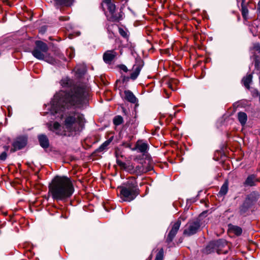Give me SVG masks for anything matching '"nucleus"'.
Returning a JSON list of instances; mask_svg holds the SVG:
<instances>
[{
  "label": "nucleus",
  "mask_w": 260,
  "mask_h": 260,
  "mask_svg": "<svg viewBox=\"0 0 260 260\" xmlns=\"http://www.w3.org/2000/svg\"><path fill=\"white\" fill-rule=\"evenodd\" d=\"M87 94L86 89L82 87H75L68 93L61 91L54 96L51 102V107L55 113L61 108L72 106L81 107Z\"/></svg>",
  "instance_id": "1"
},
{
  "label": "nucleus",
  "mask_w": 260,
  "mask_h": 260,
  "mask_svg": "<svg viewBox=\"0 0 260 260\" xmlns=\"http://www.w3.org/2000/svg\"><path fill=\"white\" fill-rule=\"evenodd\" d=\"M74 191L71 180L65 176H56L49 186V192L53 200L64 201L70 198Z\"/></svg>",
  "instance_id": "2"
},
{
  "label": "nucleus",
  "mask_w": 260,
  "mask_h": 260,
  "mask_svg": "<svg viewBox=\"0 0 260 260\" xmlns=\"http://www.w3.org/2000/svg\"><path fill=\"white\" fill-rule=\"evenodd\" d=\"M120 197L124 202L134 200L139 194V189L135 179L128 181L124 185L118 187Z\"/></svg>",
  "instance_id": "3"
},
{
  "label": "nucleus",
  "mask_w": 260,
  "mask_h": 260,
  "mask_svg": "<svg viewBox=\"0 0 260 260\" xmlns=\"http://www.w3.org/2000/svg\"><path fill=\"white\" fill-rule=\"evenodd\" d=\"M83 115L78 112L70 114L65 119L64 125L70 131L76 132L80 131L84 123Z\"/></svg>",
  "instance_id": "4"
},
{
  "label": "nucleus",
  "mask_w": 260,
  "mask_h": 260,
  "mask_svg": "<svg viewBox=\"0 0 260 260\" xmlns=\"http://www.w3.org/2000/svg\"><path fill=\"white\" fill-rule=\"evenodd\" d=\"M48 47L47 44L42 41H37L36 42V47L32 51V54L36 58L40 60H45L50 63H54L53 58H47V53Z\"/></svg>",
  "instance_id": "5"
},
{
  "label": "nucleus",
  "mask_w": 260,
  "mask_h": 260,
  "mask_svg": "<svg viewBox=\"0 0 260 260\" xmlns=\"http://www.w3.org/2000/svg\"><path fill=\"white\" fill-rule=\"evenodd\" d=\"M101 6L104 11H105L104 6L107 7L109 13L108 19L110 21L117 22L122 19V12L118 11L115 5L112 2L111 0H104L101 4Z\"/></svg>",
  "instance_id": "6"
},
{
  "label": "nucleus",
  "mask_w": 260,
  "mask_h": 260,
  "mask_svg": "<svg viewBox=\"0 0 260 260\" xmlns=\"http://www.w3.org/2000/svg\"><path fill=\"white\" fill-rule=\"evenodd\" d=\"M201 223L199 219L189 221L184 227L183 235L190 236L196 234L200 230Z\"/></svg>",
  "instance_id": "7"
},
{
  "label": "nucleus",
  "mask_w": 260,
  "mask_h": 260,
  "mask_svg": "<svg viewBox=\"0 0 260 260\" xmlns=\"http://www.w3.org/2000/svg\"><path fill=\"white\" fill-rule=\"evenodd\" d=\"M181 225V221L178 220L176 222H175L172 225V229L171 231L169 232L168 235L166 239V242L169 244L171 242H172L174 239L175 236L179 230L180 226Z\"/></svg>",
  "instance_id": "8"
},
{
  "label": "nucleus",
  "mask_w": 260,
  "mask_h": 260,
  "mask_svg": "<svg viewBox=\"0 0 260 260\" xmlns=\"http://www.w3.org/2000/svg\"><path fill=\"white\" fill-rule=\"evenodd\" d=\"M260 181L259 178L255 174L249 175L243 182V185L245 187H252L256 185L257 183Z\"/></svg>",
  "instance_id": "9"
},
{
  "label": "nucleus",
  "mask_w": 260,
  "mask_h": 260,
  "mask_svg": "<svg viewBox=\"0 0 260 260\" xmlns=\"http://www.w3.org/2000/svg\"><path fill=\"white\" fill-rule=\"evenodd\" d=\"M260 197L259 193L256 191H253L248 194L245 199V201L252 206L259 199Z\"/></svg>",
  "instance_id": "10"
},
{
  "label": "nucleus",
  "mask_w": 260,
  "mask_h": 260,
  "mask_svg": "<svg viewBox=\"0 0 260 260\" xmlns=\"http://www.w3.org/2000/svg\"><path fill=\"white\" fill-rule=\"evenodd\" d=\"M117 53L115 50L106 51L103 54V60L107 63H110L117 56Z\"/></svg>",
  "instance_id": "11"
},
{
  "label": "nucleus",
  "mask_w": 260,
  "mask_h": 260,
  "mask_svg": "<svg viewBox=\"0 0 260 260\" xmlns=\"http://www.w3.org/2000/svg\"><path fill=\"white\" fill-rule=\"evenodd\" d=\"M117 164L121 169H123L131 174H134L135 166L133 164L130 162L125 163L120 160H117Z\"/></svg>",
  "instance_id": "12"
},
{
  "label": "nucleus",
  "mask_w": 260,
  "mask_h": 260,
  "mask_svg": "<svg viewBox=\"0 0 260 260\" xmlns=\"http://www.w3.org/2000/svg\"><path fill=\"white\" fill-rule=\"evenodd\" d=\"M214 243L216 249V252L218 254L226 253V251L223 250V248L226 245V242L225 240L219 239L217 241H214Z\"/></svg>",
  "instance_id": "13"
},
{
  "label": "nucleus",
  "mask_w": 260,
  "mask_h": 260,
  "mask_svg": "<svg viewBox=\"0 0 260 260\" xmlns=\"http://www.w3.org/2000/svg\"><path fill=\"white\" fill-rule=\"evenodd\" d=\"M124 99L129 102L134 104L137 102V99L130 90H125L124 91Z\"/></svg>",
  "instance_id": "14"
},
{
  "label": "nucleus",
  "mask_w": 260,
  "mask_h": 260,
  "mask_svg": "<svg viewBox=\"0 0 260 260\" xmlns=\"http://www.w3.org/2000/svg\"><path fill=\"white\" fill-rule=\"evenodd\" d=\"M38 139L41 146L44 148H47L49 146V140L45 135L38 136Z\"/></svg>",
  "instance_id": "15"
},
{
  "label": "nucleus",
  "mask_w": 260,
  "mask_h": 260,
  "mask_svg": "<svg viewBox=\"0 0 260 260\" xmlns=\"http://www.w3.org/2000/svg\"><path fill=\"white\" fill-rule=\"evenodd\" d=\"M27 137L26 136H21L17 137V149L24 148L27 144Z\"/></svg>",
  "instance_id": "16"
},
{
  "label": "nucleus",
  "mask_w": 260,
  "mask_h": 260,
  "mask_svg": "<svg viewBox=\"0 0 260 260\" xmlns=\"http://www.w3.org/2000/svg\"><path fill=\"white\" fill-rule=\"evenodd\" d=\"M148 149V145L147 143L142 141H138L135 147V149L138 150L139 152L145 153Z\"/></svg>",
  "instance_id": "17"
},
{
  "label": "nucleus",
  "mask_w": 260,
  "mask_h": 260,
  "mask_svg": "<svg viewBox=\"0 0 260 260\" xmlns=\"http://www.w3.org/2000/svg\"><path fill=\"white\" fill-rule=\"evenodd\" d=\"M237 118L239 122L242 126H244L247 121V115L243 112H239L237 114Z\"/></svg>",
  "instance_id": "18"
},
{
  "label": "nucleus",
  "mask_w": 260,
  "mask_h": 260,
  "mask_svg": "<svg viewBox=\"0 0 260 260\" xmlns=\"http://www.w3.org/2000/svg\"><path fill=\"white\" fill-rule=\"evenodd\" d=\"M252 75L251 74H249L243 78L242 82L244 86L249 89L250 88V84L252 82Z\"/></svg>",
  "instance_id": "19"
},
{
  "label": "nucleus",
  "mask_w": 260,
  "mask_h": 260,
  "mask_svg": "<svg viewBox=\"0 0 260 260\" xmlns=\"http://www.w3.org/2000/svg\"><path fill=\"white\" fill-rule=\"evenodd\" d=\"M216 252V249L215 246L214 241L210 242L204 249V252L206 254H209L212 252Z\"/></svg>",
  "instance_id": "20"
},
{
  "label": "nucleus",
  "mask_w": 260,
  "mask_h": 260,
  "mask_svg": "<svg viewBox=\"0 0 260 260\" xmlns=\"http://www.w3.org/2000/svg\"><path fill=\"white\" fill-rule=\"evenodd\" d=\"M251 206L245 200L243 203L239 207V213L241 215H244Z\"/></svg>",
  "instance_id": "21"
},
{
  "label": "nucleus",
  "mask_w": 260,
  "mask_h": 260,
  "mask_svg": "<svg viewBox=\"0 0 260 260\" xmlns=\"http://www.w3.org/2000/svg\"><path fill=\"white\" fill-rule=\"evenodd\" d=\"M238 2L241 1V12L243 17L246 19L248 14V10L246 6L244 5L245 0H237Z\"/></svg>",
  "instance_id": "22"
},
{
  "label": "nucleus",
  "mask_w": 260,
  "mask_h": 260,
  "mask_svg": "<svg viewBox=\"0 0 260 260\" xmlns=\"http://www.w3.org/2000/svg\"><path fill=\"white\" fill-rule=\"evenodd\" d=\"M134 170V174H136L137 175H141L149 171V170L145 168L144 166L142 165H138L137 166H135Z\"/></svg>",
  "instance_id": "23"
},
{
  "label": "nucleus",
  "mask_w": 260,
  "mask_h": 260,
  "mask_svg": "<svg viewBox=\"0 0 260 260\" xmlns=\"http://www.w3.org/2000/svg\"><path fill=\"white\" fill-rule=\"evenodd\" d=\"M134 72L131 74L130 78L133 80H135L140 74L141 67L140 66H135L134 67Z\"/></svg>",
  "instance_id": "24"
},
{
  "label": "nucleus",
  "mask_w": 260,
  "mask_h": 260,
  "mask_svg": "<svg viewBox=\"0 0 260 260\" xmlns=\"http://www.w3.org/2000/svg\"><path fill=\"white\" fill-rule=\"evenodd\" d=\"M230 230L231 232H233L237 236H240L242 233V229L236 225H232L230 227Z\"/></svg>",
  "instance_id": "25"
},
{
  "label": "nucleus",
  "mask_w": 260,
  "mask_h": 260,
  "mask_svg": "<svg viewBox=\"0 0 260 260\" xmlns=\"http://www.w3.org/2000/svg\"><path fill=\"white\" fill-rule=\"evenodd\" d=\"M56 5L70 6L74 2V0H54Z\"/></svg>",
  "instance_id": "26"
},
{
  "label": "nucleus",
  "mask_w": 260,
  "mask_h": 260,
  "mask_svg": "<svg viewBox=\"0 0 260 260\" xmlns=\"http://www.w3.org/2000/svg\"><path fill=\"white\" fill-rule=\"evenodd\" d=\"M228 191V183L227 182L224 183V184L221 187V188L218 192V194L220 196H224L226 194Z\"/></svg>",
  "instance_id": "27"
},
{
  "label": "nucleus",
  "mask_w": 260,
  "mask_h": 260,
  "mask_svg": "<svg viewBox=\"0 0 260 260\" xmlns=\"http://www.w3.org/2000/svg\"><path fill=\"white\" fill-rule=\"evenodd\" d=\"M123 121L122 116L118 115L115 116L113 119V123L115 125L121 124Z\"/></svg>",
  "instance_id": "28"
},
{
  "label": "nucleus",
  "mask_w": 260,
  "mask_h": 260,
  "mask_svg": "<svg viewBox=\"0 0 260 260\" xmlns=\"http://www.w3.org/2000/svg\"><path fill=\"white\" fill-rule=\"evenodd\" d=\"M60 127V124L57 122H55L53 124V126L50 127V129L53 132H55L57 134H59L57 131L59 129Z\"/></svg>",
  "instance_id": "29"
},
{
  "label": "nucleus",
  "mask_w": 260,
  "mask_h": 260,
  "mask_svg": "<svg viewBox=\"0 0 260 260\" xmlns=\"http://www.w3.org/2000/svg\"><path fill=\"white\" fill-rule=\"evenodd\" d=\"M164 258V250L161 248L157 253L155 260H162Z\"/></svg>",
  "instance_id": "30"
},
{
  "label": "nucleus",
  "mask_w": 260,
  "mask_h": 260,
  "mask_svg": "<svg viewBox=\"0 0 260 260\" xmlns=\"http://www.w3.org/2000/svg\"><path fill=\"white\" fill-rule=\"evenodd\" d=\"M71 83V80L68 78L62 79L61 81V84L63 86H67Z\"/></svg>",
  "instance_id": "31"
},
{
  "label": "nucleus",
  "mask_w": 260,
  "mask_h": 260,
  "mask_svg": "<svg viewBox=\"0 0 260 260\" xmlns=\"http://www.w3.org/2000/svg\"><path fill=\"white\" fill-rule=\"evenodd\" d=\"M110 142L109 141H105L99 148L100 151H103L105 150L107 146L110 144Z\"/></svg>",
  "instance_id": "32"
},
{
  "label": "nucleus",
  "mask_w": 260,
  "mask_h": 260,
  "mask_svg": "<svg viewBox=\"0 0 260 260\" xmlns=\"http://www.w3.org/2000/svg\"><path fill=\"white\" fill-rule=\"evenodd\" d=\"M119 32L120 34V35L123 37L124 38H128V35L127 32L124 30L123 29L121 28H119Z\"/></svg>",
  "instance_id": "33"
},
{
  "label": "nucleus",
  "mask_w": 260,
  "mask_h": 260,
  "mask_svg": "<svg viewBox=\"0 0 260 260\" xmlns=\"http://www.w3.org/2000/svg\"><path fill=\"white\" fill-rule=\"evenodd\" d=\"M254 66L257 69H260V61L257 58H255L254 60Z\"/></svg>",
  "instance_id": "34"
},
{
  "label": "nucleus",
  "mask_w": 260,
  "mask_h": 260,
  "mask_svg": "<svg viewBox=\"0 0 260 260\" xmlns=\"http://www.w3.org/2000/svg\"><path fill=\"white\" fill-rule=\"evenodd\" d=\"M7 158V153L6 152H3L0 155V160H5Z\"/></svg>",
  "instance_id": "35"
},
{
  "label": "nucleus",
  "mask_w": 260,
  "mask_h": 260,
  "mask_svg": "<svg viewBox=\"0 0 260 260\" xmlns=\"http://www.w3.org/2000/svg\"><path fill=\"white\" fill-rule=\"evenodd\" d=\"M47 27L46 26H42L40 29V32L42 34H44L46 31Z\"/></svg>",
  "instance_id": "36"
},
{
  "label": "nucleus",
  "mask_w": 260,
  "mask_h": 260,
  "mask_svg": "<svg viewBox=\"0 0 260 260\" xmlns=\"http://www.w3.org/2000/svg\"><path fill=\"white\" fill-rule=\"evenodd\" d=\"M60 21H68L69 19L68 16H61L59 18Z\"/></svg>",
  "instance_id": "37"
},
{
  "label": "nucleus",
  "mask_w": 260,
  "mask_h": 260,
  "mask_svg": "<svg viewBox=\"0 0 260 260\" xmlns=\"http://www.w3.org/2000/svg\"><path fill=\"white\" fill-rule=\"evenodd\" d=\"M120 68L121 70L125 72H127L128 71L127 67L124 65H121Z\"/></svg>",
  "instance_id": "38"
},
{
  "label": "nucleus",
  "mask_w": 260,
  "mask_h": 260,
  "mask_svg": "<svg viewBox=\"0 0 260 260\" xmlns=\"http://www.w3.org/2000/svg\"><path fill=\"white\" fill-rule=\"evenodd\" d=\"M128 79H129V77H124L123 79V82L127 81L128 80Z\"/></svg>",
  "instance_id": "39"
},
{
  "label": "nucleus",
  "mask_w": 260,
  "mask_h": 260,
  "mask_svg": "<svg viewBox=\"0 0 260 260\" xmlns=\"http://www.w3.org/2000/svg\"><path fill=\"white\" fill-rule=\"evenodd\" d=\"M26 14H27V15H25V16H24L26 18H28V17L29 15H31V14H29V13H26Z\"/></svg>",
  "instance_id": "40"
},
{
  "label": "nucleus",
  "mask_w": 260,
  "mask_h": 260,
  "mask_svg": "<svg viewBox=\"0 0 260 260\" xmlns=\"http://www.w3.org/2000/svg\"><path fill=\"white\" fill-rule=\"evenodd\" d=\"M257 7L259 9H260V0L257 4Z\"/></svg>",
  "instance_id": "41"
},
{
  "label": "nucleus",
  "mask_w": 260,
  "mask_h": 260,
  "mask_svg": "<svg viewBox=\"0 0 260 260\" xmlns=\"http://www.w3.org/2000/svg\"><path fill=\"white\" fill-rule=\"evenodd\" d=\"M13 147H14L13 151H15V143H13Z\"/></svg>",
  "instance_id": "42"
},
{
  "label": "nucleus",
  "mask_w": 260,
  "mask_h": 260,
  "mask_svg": "<svg viewBox=\"0 0 260 260\" xmlns=\"http://www.w3.org/2000/svg\"><path fill=\"white\" fill-rule=\"evenodd\" d=\"M137 125H138V124H134V128H136V127H137Z\"/></svg>",
  "instance_id": "43"
}]
</instances>
